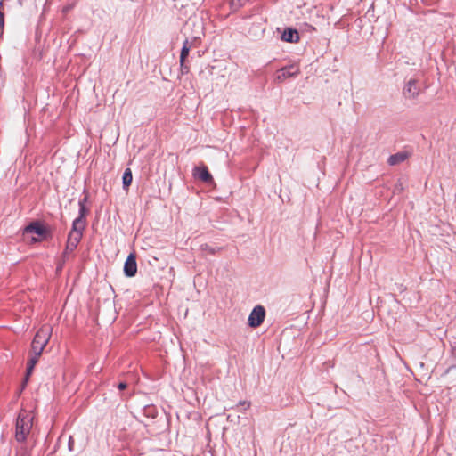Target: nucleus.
Instances as JSON below:
<instances>
[{
  "label": "nucleus",
  "instance_id": "dca6fc26",
  "mask_svg": "<svg viewBox=\"0 0 456 456\" xmlns=\"http://www.w3.org/2000/svg\"><path fill=\"white\" fill-rule=\"evenodd\" d=\"M182 73H188L189 72V67L185 65V62L183 63V66H181Z\"/></svg>",
  "mask_w": 456,
  "mask_h": 456
},
{
  "label": "nucleus",
  "instance_id": "20e7f679",
  "mask_svg": "<svg viewBox=\"0 0 456 456\" xmlns=\"http://www.w3.org/2000/svg\"><path fill=\"white\" fill-rule=\"evenodd\" d=\"M265 316V310L262 305L254 307L248 316V325L256 328L262 324Z\"/></svg>",
  "mask_w": 456,
  "mask_h": 456
},
{
  "label": "nucleus",
  "instance_id": "4468645a",
  "mask_svg": "<svg viewBox=\"0 0 456 456\" xmlns=\"http://www.w3.org/2000/svg\"><path fill=\"white\" fill-rule=\"evenodd\" d=\"M123 187L125 190H127L128 187L131 185L133 181V175L130 168H126L123 174Z\"/></svg>",
  "mask_w": 456,
  "mask_h": 456
},
{
  "label": "nucleus",
  "instance_id": "6ab92c4d",
  "mask_svg": "<svg viewBox=\"0 0 456 456\" xmlns=\"http://www.w3.org/2000/svg\"><path fill=\"white\" fill-rule=\"evenodd\" d=\"M31 240H32L33 241H37V240H38V239L34 238V237H33Z\"/></svg>",
  "mask_w": 456,
  "mask_h": 456
},
{
  "label": "nucleus",
  "instance_id": "9d476101",
  "mask_svg": "<svg viewBox=\"0 0 456 456\" xmlns=\"http://www.w3.org/2000/svg\"><path fill=\"white\" fill-rule=\"evenodd\" d=\"M86 200H87V198L85 197V199L83 200L79 201V216L77 217L73 221V224H75L77 222H81V224H82V225H81V232H83V231L86 228V215L88 213V210L86 209V208L85 206V202L86 201Z\"/></svg>",
  "mask_w": 456,
  "mask_h": 456
},
{
  "label": "nucleus",
  "instance_id": "ddd939ff",
  "mask_svg": "<svg viewBox=\"0 0 456 456\" xmlns=\"http://www.w3.org/2000/svg\"><path fill=\"white\" fill-rule=\"evenodd\" d=\"M406 159L407 155L405 153L400 152L391 155L388 159V163L389 165L394 166L404 161Z\"/></svg>",
  "mask_w": 456,
  "mask_h": 456
},
{
  "label": "nucleus",
  "instance_id": "6e6552de",
  "mask_svg": "<svg viewBox=\"0 0 456 456\" xmlns=\"http://www.w3.org/2000/svg\"><path fill=\"white\" fill-rule=\"evenodd\" d=\"M36 234L38 237H44L46 234V229L38 222H34L24 229V235Z\"/></svg>",
  "mask_w": 456,
  "mask_h": 456
},
{
  "label": "nucleus",
  "instance_id": "423d86ee",
  "mask_svg": "<svg viewBox=\"0 0 456 456\" xmlns=\"http://www.w3.org/2000/svg\"><path fill=\"white\" fill-rule=\"evenodd\" d=\"M298 73L299 67L297 65H290L278 70L275 79L279 82H283L287 78L297 76Z\"/></svg>",
  "mask_w": 456,
  "mask_h": 456
},
{
  "label": "nucleus",
  "instance_id": "7ed1b4c3",
  "mask_svg": "<svg viewBox=\"0 0 456 456\" xmlns=\"http://www.w3.org/2000/svg\"><path fill=\"white\" fill-rule=\"evenodd\" d=\"M81 222L72 224V229L69 233L67 244L61 256V263L58 266V270H61L63 264L68 259L69 256L77 248L80 242L83 232H81Z\"/></svg>",
  "mask_w": 456,
  "mask_h": 456
},
{
  "label": "nucleus",
  "instance_id": "f257e3e1",
  "mask_svg": "<svg viewBox=\"0 0 456 456\" xmlns=\"http://www.w3.org/2000/svg\"><path fill=\"white\" fill-rule=\"evenodd\" d=\"M52 332V326L49 324H44L36 333L31 343L30 355L28 361V375L31 373L33 368L38 362L39 357L51 338Z\"/></svg>",
  "mask_w": 456,
  "mask_h": 456
},
{
  "label": "nucleus",
  "instance_id": "0eeeda50",
  "mask_svg": "<svg viewBox=\"0 0 456 456\" xmlns=\"http://www.w3.org/2000/svg\"><path fill=\"white\" fill-rule=\"evenodd\" d=\"M124 273L127 277H134L137 273L136 257L134 254H130L124 265Z\"/></svg>",
  "mask_w": 456,
  "mask_h": 456
},
{
  "label": "nucleus",
  "instance_id": "f03ea898",
  "mask_svg": "<svg viewBox=\"0 0 456 456\" xmlns=\"http://www.w3.org/2000/svg\"><path fill=\"white\" fill-rule=\"evenodd\" d=\"M34 419L32 411L21 410L16 421L15 437L17 441L23 442L30 433Z\"/></svg>",
  "mask_w": 456,
  "mask_h": 456
},
{
  "label": "nucleus",
  "instance_id": "a211bd4d",
  "mask_svg": "<svg viewBox=\"0 0 456 456\" xmlns=\"http://www.w3.org/2000/svg\"><path fill=\"white\" fill-rule=\"evenodd\" d=\"M3 7V0H0V8Z\"/></svg>",
  "mask_w": 456,
  "mask_h": 456
},
{
  "label": "nucleus",
  "instance_id": "2eb2a0df",
  "mask_svg": "<svg viewBox=\"0 0 456 456\" xmlns=\"http://www.w3.org/2000/svg\"><path fill=\"white\" fill-rule=\"evenodd\" d=\"M118 389L120 390H124L127 387V385L126 382H120L118 386Z\"/></svg>",
  "mask_w": 456,
  "mask_h": 456
},
{
  "label": "nucleus",
  "instance_id": "f3484780",
  "mask_svg": "<svg viewBox=\"0 0 456 456\" xmlns=\"http://www.w3.org/2000/svg\"><path fill=\"white\" fill-rule=\"evenodd\" d=\"M241 404H242L243 406H247V407H249V405H250V403H248V402H243V403H241Z\"/></svg>",
  "mask_w": 456,
  "mask_h": 456
},
{
  "label": "nucleus",
  "instance_id": "f8f14e48",
  "mask_svg": "<svg viewBox=\"0 0 456 456\" xmlns=\"http://www.w3.org/2000/svg\"><path fill=\"white\" fill-rule=\"evenodd\" d=\"M190 49H191V44L188 41V39H186L184 41L183 48L181 50V54H180V65L181 66H183V63L185 62L187 56L189 55Z\"/></svg>",
  "mask_w": 456,
  "mask_h": 456
},
{
  "label": "nucleus",
  "instance_id": "1a4fd4ad",
  "mask_svg": "<svg viewBox=\"0 0 456 456\" xmlns=\"http://www.w3.org/2000/svg\"><path fill=\"white\" fill-rule=\"evenodd\" d=\"M419 94V89L417 86V82L414 79H411L405 87L403 88V95L408 99H414Z\"/></svg>",
  "mask_w": 456,
  "mask_h": 456
},
{
  "label": "nucleus",
  "instance_id": "9b49d317",
  "mask_svg": "<svg viewBox=\"0 0 456 456\" xmlns=\"http://www.w3.org/2000/svg\"><path fill=\"white\" fill-rule=\"evenodd\" d=\"M281 39L286 42H297L299 39V36L297 30L288 28L284 30Z\"/></svg>",
  "mask_w": 456,
  "mask_h": 456
},
{
  "label": "nucleus",
  "instance_id": "39448f33",
  "mask_svg": "<svg viewBox=\"0 0 456 456\" xmlns=\"http://www.w3.org/2000/svg\"><path fill=\"white\" fill-rule=\"evenodd\" d=\"M193 176L205 183H213L214 179L209 173L208 167L201 163L200 165L195 167L192 171Z\"/></svg>",
  "mask_w": 456,
  "mask_h": 456
}]
</instances>
